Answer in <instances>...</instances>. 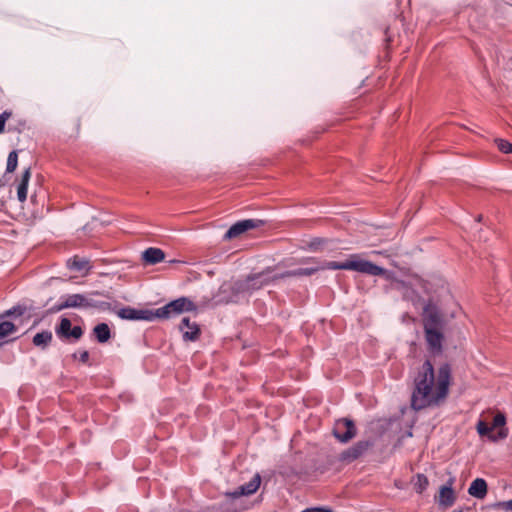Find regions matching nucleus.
Masks as SVG:
<instances>
[{
  "mask_svg": "<svg viewBox=\"0 0 512 512\" xmlns=\"http://www.w3.org/2000/svg\"><path fill=\"white\" fill-rule=\"evenodd\" d=\"M373 446L374 442L372 440H360L342 451L339 455V460L347 464L352 463L362 457Z\"/></svg>",
  "mask_w": 512,
  "mask_h": 512,
  "instance_id": "6e6552de",
  "label": "nucleus"
},
{
  "mask_svg": "<svg viewBox=\"0 0 512 512\" xmlns=\"http://www.w3.org/2000/svg\"><path fill=\"white\" fill-rule=\"evenodd\" d=\"M33 344L37 347L46 348L52 341V333L50 331H42L33 337Z\"/></svg>",
  "mask_w": 512,
  "mask_h": 512,
  "instance_id": "4be33fe9",
  "label": "nucleus"
},
{
  "mask_svg": "<svg viewBox=\"0 0 512 512\" xmlns=\"http://www.w3.org/2000/svg\"><path fill=\"white\" fill-rule=\"evenodd\" d=\"M16 326L10 321L0 320V339L14 333Z\"/></svg>",
  "mask_w": 512,
  "mask_h": 512,
  "instance_id": "393cba45",
  "label": "nucleus"
},
{
  "mask_svg": "<svg viewBox=\"0 0 512 512\" xmlns=\"http://www.w3.org/2000/svg\"><path fill=\"white\" fill-rule=\"evenodd\" d=\"M165 258V253L160 248L150 247L142 253V259L146 264L154 265Z\"/></svg>",
  "mask_w": 512,
  "mask_h": 512,
  "instance_id": "dca6fc26",
  "label": "nucleus"
},
{
  "mask_svg": "<svg viewBox=\"0 0 512 512\" xmlns=\"http://www.w3.org/2000/svg\"><path fill=\"white\" fill-rule=\"evenodd\" d=\"M322 512H333V511L330 508L322 507Z\"/></svg>",
  "mask_w": 512,
  "mask_h": 512,
  "instance_id": "72a5a7b5",
  "label": "nucleus"
},
{
  "mask_svg": "<svg viewBox=\"0 0 512 512\" xmlns=\"http://www.w3.org/2000/svg\"><path fill=\"white\" fill-rule=\"evenodd\" d=\"M495 143L497 145V148L504 154H510L512 153V143H510L507 140L496 138Z\"/></svg>",
  "mask_w": 512,
  "mask_h": 512,
  "instance_id": "bb28decb",
  "label": "nucleus"
},
{
  "mask_svg": "<svg viewBox=\"0 0 512 512\" xmlns=\"http://www.w3.org/2000/svg\"><path fill=\"white\" fill-rule=\"evenodd\" d=\"M487 492H488V486H487V483L484 479L482 478H477L475 479L469 489H468V493L477 498V499H483L485 498V496L487 495Z\"/></svg>",
  "mask_w": 512,
  "mask_h": 512,
  "instance_id": "f3484780",
  "label": "nucleus"
},
{
  "mask_svg": "<svg viewBox=\"0 0 512 512\" xmlns=\"http://www.w3.org/2000/svg\"><path fill=\"white\" fill-rule=\"evenodd\" d=\"M261 478L259 474L254 477L246 484L239 487V491H236L235 495H251L257 491L260 486Z\"/></svg>",
  "mask_w": 512,
  "mask_h": 512,
  "instance_id": "6ab92c4d",
  "label": "nucleus"
},
{
  "mask_svg": "<svg viewBox=\"0 0 512 512\" xmlns=\"http://www.w3.org/2000/svg\"><path fill=\"white\" fill-rule=\"evenodd\" d=\"M15 314L22 315L23 309L20 307H13L12 309L6 310L4 313L0 314V320L3 319L4 317H8Z\"/></svg>",
  "mask_w": 512,
  "mask_h": 512,
  "instance_id": "c85d7f7f",
  "label": "nucleus"
},
{
  "mask_svg": "<svg viewBox=\"0 0 512 512\" xmlns=\"http://www.w3.org/2000/svg\"><path fill=\"white\" fill-rule=\"evenodd\" d=\"M79 360L83 363H87L89 360V352L86 350L79 352Z\"/></svg>",
  "mask_w": 512,
  "mask_h": 512,
  "instance_id": "2f4dec72",
  "label": "nucleus"
},
{
  "mask_svg": "<svg viewBox=\"0 0 512 512\" xmlns=\"http://www.w3.org/2000/svg\"><path fill=\"white\" fill-rule=\"evenodd\" d=\"M326 242H327V240L322 238V240H321L322 246H324L326 244Z\"/></svg>",
  "mask_w": 512,
  "mask_h": 512,
  "instance_id": "c9c22d12",
  "label": "nucleus"
},
{
  "mask_svg": "<svg viewBox=\"0 0 512 512\" xmlns=\"http://www.w3.org/2000/svg\"><path fill=\"white\" fill-rule=\"evenodd\" d=\"M57 336L64 341H77L83 335V329L80 326L72 327L70 319L62 317L59 325L55 328Z\"/></svg>",
  "mask_w": 512,
  "mask_h": 512,
  "instance_id": "9d476101",
  "label": "nucleus"
},
{
  "mask_svg": "<svg viewBox=\"0 0 512 512\" xmlns=\"http://www.w3.org/2000/svg\"><path fill=\"white\" fill-rule=\"evenodd\" d=\"M492 427H489L484 421H479L477 424V432L480 436H488L490 438Z\"/></svg>",
  "mask_w": 512,
  "mask_h": 512,
  "instance_id": "cd10ccee",
  "label": "nucleus"
},
{
  "mask_svg": "<svg viewBox=\"0 0 512 512\" xmlns=\"http://www.w3.org/2000/svg\"><path fill=\"white\" fill-rule=\"evenodd\" d=\"M385 42H386V46L388 47L389 43L392 42V36L390 34V29L389 27H387L385 29Z\"/></svg>",
  "mask_w": 512,
  "mask_h": 512,
  "instance_id": "473e14b6",
  "label": "nucleus"
},
{
  "mask_svg": "<svg viewBox=\"0 0 512 512\" xmlns=\"http://www.w3.org/2000/svg\"><path fill=\"white\" fill-rule=\"evenodd\" d=\"M494 508L496 509H502V510H505V511H511L512 510V499L509 500V501H502V502H497L493 505Z\"/></svg>",
  "mask_w": 512,
  "mask_h": 512,
  "instance_id": "c756f323",
  "label": "nucleus"
},
{
  "mask_svg": "<svg viewBox=\"0 0 512 512\" xmlns=\"http://www.w3.org/2000/svg\"><path fill=\"white\" fill-rule=\"evenodd\" d=\"M273 272L274 270L272 268H267L266 270H263L259 273L250 274L245 279L236 281L234 287L236 291L240 293H250L261 289L262 287L268 285L270 282L279 279L274 277L276 273Z\"/></svg>",
  "mask_w": 512,
  "mask_h": 512,
  "instance_id": "7ed1b4c3",
  "label": "nucleus"
},
{
  "mask_svg": "<svg viewBox=\"0 0 512 512\" xmlns=\"http://www.w3.org/2000/svg\"><path fill=\"white\" fill-rule=\"evenodd\" d=\"M319 270L318 262H314L313 266L310 267H299L293 270H288L282 273H276L274 275L275 278L283 279L287 277H302V276H310L316 273Z\"/></svg>",
  "mask_w": 512,
  "mask_h": 512,
  "instance_id": "4468645a",
  "label": "nucleus"
},
{
  "mask_svg": "<svg viewBox=\"0 0 512 512\" xmlns=\"http://www.w3.org/2000/svg\"><path fill=\"white\" fill-rule=\"evenodd\" d=\"M506 417L503 413H497L493 418L492 429L499 428V431L496 435H490V440L496 442L498 440H503L508 436V428L505 427Z\"/></svg>",
  "mask_w": 512,
  "mask_h": 512,
  "instance_id": "2eb2a0df",
  "label": "nucleus"
},
{
  "mask_svg": "<svg viewBox=\"0 0 512 512\" xmlns=\"http://www.w3.org/2000/svg\"><path fill=\"white\" fill-rule=\"evenodd\" d=\"M332 435L341 443L350 442L357 435V428L353 420L341 418L335 421Z\"/></svg>",
  "mask_w": 512,
  "mask_h": 512,
  "instance_id": "0eeeda50",
  "label": "nucleus"
},
{
  "mask_svg": "<svg viewBox=\"0 0 512 512\" xmlns=\"http://www.w3.org/2000/svg\"><path fill=\"white\" fill-rule=\"evenodd\" d=\"M196 310V305L186 297H180L166 304L163 307L155 309L156 319H168L185 311Z\"/></svg>",
  "mask_w": 512,
  "mask_h": 512,
  "instance_id": "39448f33",
  "label": "nucleus"
},
{
  "mask_svg": "<svg viewBox=\"0 0 512 512\" xmlns=\"http://www.w3.org/2000/svg\"><path fill=\"white\" fill-rule=\"evenodd\" d=\"M414 489L417 493H422L428 486V478L424 474H417L414 478Z\"/></svg>",
  "mask_w": 512,
  "mask_h": 512,
  "instance_id": "b1692460",
  "label": "nucleus"
},
{
  "mask_svg": "<svg viewBox=\"0 0 512 512\" xmlns=\"http://www.w3.org/2000/svg\"><path fill=\"white\" fill-rule=\"evenodd\" d=\"M323 269L352 270L372 276H383L387 274L386 269L361 258L359 254L350 255V257L344 262L328 261L322 263V270Z\"/></svg>",
  "mask_w": 512,
  "mask_h": 512,
  "instance_id": "f03ea898",
  "label": "nucleus"
},
{
  "mask_svg": "<svg viewBox=\"0 0 512 512\" xmlns=\"http://www.w3.org/2000/svg\"><path fill=\"white\" fill-rule=\"evenodd\" d=\"M31 178L30 167L26 168L22 174L21 181L17 187V197L20 202H24L27 199V188Z\"/></svg>",
  "mask_w": 512,
  "mask_h": 512,
  "instance_id": "a211bd4d",
  "label": "nucleus"
},
{
  "mask_svg": "<svg viewBox=\"0 0 512 512\" xmlns=\"http://www.w3.org/2000/svg\"><path fill=\"white\" fill-rule=\"evenodd\" d=\"M443 327L437 328H424L425 340L428 345V349L434 354L439 355L443 351L444 334L442 332Z\"/></svg>",
  "mask_w": 512,
  "mask_h": 512,
  "instance_id": "9b49d317",
  "label": "nucleus"
},
{
  "mask_svg": "<svg viewBox=\"0 0 512 512\" xmlns=\"http://www.w3.org/2000/svg\"><path fill=\"white\" fill-rule=\"evenodd\" d=\"M67 267L77 272H81L84 270L87 271L90 269L89 261L87 259L79 258L77 256L67 261Z\"/></svg>",
  "mask_w": 512,
  "mask_h": 512,
  "instance_id": "412c9836",
  "label": "nucleus"
},
{
  "mask_svg": "<svg viewBox=\"0 0 512 512\" xmlns=\"http://www.w3.org/2000/svg\"><path fill=\"white\" fill-rule=\"evenodd\" d=\"M422 322L423 328H437L445 326L443 314L432 300H428L423 307Z\"/></svg>",
  "mask_w": 512,
  "mask_h": 512,
  "instance_id": "423d86ee",
  "label": "nucleus"
},
{
  "mask_svg": "<svg viewBox=\"0 0 512 512\" xmlns=\"http://www.w3.org/2000/svg\"><path fill=\"white\" fill-rule=\"evenodd\" d=\"M264 224L263 220L245 219L233 224L224 234L223 240L229 241L235 239L248 230L259 228Z\"/></svg>",
  "mask_w": 512,
  "mask_h": 512,
  "instance_id": "1a4fd4ad",
  "label": "nucleus"
},
{
  "mask_svg": "<svg viewBox=\"0 0 512 512\" xmlns=\"http://www.w3.org/2000/svg\"><path fill=\"white\" fill-rule=\"evenodd\" d=\"M179 329L183 333V339L186 341H196L200 336V328L197 323L190 322L188 317H184L181 320Z\"/></svg>",
  "mask_w": 512,
  "mask_h": 512,
  "instance_id": "ddd939ff",
  "label": "nucleus"
},
{
  "mask_svg": "<svg viewBox=\"0 0 512 512\" xmlns=\"http://www.w3.org/2000/svg\"><path fill=\"white\" fill-rule=\"evenodd\" d=\"M483 219V216L482 215H478L477 218H476V221L477 222H481Z\"/></svg>",
  "mask_w": 512,
  "mask_h": 512,
  "instance_id": "f704fd0d",
  "label": "nucleus"
},
{
  "mask_svg": "<svg viewBox=\"0 0 512 512\" xmlns=\"http://www.w3.org/2000/svg\"><path fill=\"white\" fill-rule=\"evenodd\" d=\"M93 333L100 343L107 342L111 337V331L109 326L106 323H100L96 325L93 329Z\"/></svg>",
  "mask_w": 512,
  "mask_h": 512,
  "instance_id": "aec40b11",
  "label": "nucleus"
},
{
  "mask_svg": "<svg viewBox=\"0 0 512 512\" xmlns=\"http://www.w3.org/2000/svg\"><path fill=\"white\" fill-rule=\"evenodd\" d=\"M10 111H4L0 114V133L4 131L6 121L11 117Z\"/></svg>",
  "mask_w": 512,
  "mask_h": 512,
  "instance_id": "7c9ffc66",
  "label": "nucleus"
},
{
  "mask_svg": "<svg viewBox=\"0 0 512 512\" xmlns=\"http://www.w3.org/2000/svg\"><path fill=\"white\" fill-rule=\"evenodd\" d=\"M117 315L126 320H146L153 321L156 319L155 310L149 309H135L132 307H125L117 312Z\"/></svg>",
  "mask_w": 512,
  "mask_h": 512,
  "instance_id": "f8f14e48",
  "label": "nucleus"
},
{
  "mask_svg": "<svg viewBox=\"0 0 512 512\" xmlns=\"http://www.w3.org/2000/svg\"><path fill=\"white\" fill-rule=\"evenodd\" d=\"M17 165H18V154L14 150V151H11L8 155L6 171L8 173H13L16 170Z\"/></svg>",
  "mask_w": 512,
  "mask_h": 512,
  "instance_id": "a878e982",
  "label": "nucleus"
},
{
  "mask_svg": "<svg viewBox=\"0 0 512 512\" xmlns=\"http://www.w3.org/2000/svg\"><path fill=\"white\" fill-rule=\"evenodd\" d=\"M451 373L450 364L443 363L438 368L437 376H435L434 366L427 359L418 368L414 377V388L411 395L412 409L419 411L437 405L440 401L444 400L449 393L452 379Z\"/></svg>",
  "mask_w": 512,
  "mask_h": 512,
  "instance_id": "f257e3e1",
  "label": "nucleus"
},
{
  "mask_svg": "<svg viewBox=\"0 0 512 512\" xmlns=\"http://www.w3.org/2000/svg\"><path fill=\"white\" fill-rule=\"evenodd\" d=\"M455 501L454 491L450 486L440 488V503L445 506H451Z\"/></svg>",
  "mask_w": 512,
  "mask_h": 512,
  "instance_id": "5701e85b",
  "label": "nucleus"
},
{
  "mask_svg": "<svg viewBox=\"0 0 512 512\" xmlns=\"http://www.w3.org/2000/svg\"><path fill=\"white\" fill-rule=\"evenodd\" d=\"M102 303L94 300L89 295L84 294H70L61 297V301L55 305L51 310L59 312L67 308H98Z\"/></svg>",
  "mask_w": 512,
  "mask_h": 512,
  "instance_id": "20e7f679",
  "label": "nucleus"
}]
</instances>
